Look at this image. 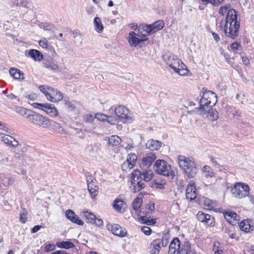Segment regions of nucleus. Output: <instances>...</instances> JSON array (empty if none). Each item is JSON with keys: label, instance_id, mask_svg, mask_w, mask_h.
Here are the masks:
<instances>
[{"label": "nucleus", "instance_id": "obj_1", "mask_svg": "<svg viewBox=\"0 0 254 254\" xmlns=\"http://www.w3.org/2000/svg\"><path fill=\"white\" fill-rule=\"evenodd\" d=\"M237 11L233 8L229 9L227 12L224 32L226 36L235 39L239 36L240 27V21L238 20Z\"/></svg>", "mask_w": 254, "mask_h": 254}, {"label": "nucleus", "instance_id": "obj_2", "mask_svg": "<svg viewBox=\"0 0 254 254\" xmlns=\"http://www.w3.org/2000/svg\"><path fill=\"white\" fill-rule=\"evenodd\" d=\"M215 104V103H212L210 100H208L204 96H201L199 101V111L201 114H204L206 112L207 118L211 121H214L219 118L218 112L215 109L211 108Z\"/></svg>", "mask_w": 254, "mask_h": 254}, {"label": "nucleus", "instance_id": "obj_3", "mask_svg": "<svg viewBox=\"0 0 254 254\" xmlns=\"http://www.w3.org/2000/svg\"><path fill=\"white\" fill-rule=\"evenodd\" d=\"M178 162L180 167L184 170L189 178L195 177L197 172V168L194 166L193 162L183 155L178 156Z\"/></svg>", "mask_w": 254, "mask_h": 254}, {"label": "nucleus", "instance_id": "obj_4", "mask_svg": "<svg viewBox=\"0 0 254 254\" xmlns=\"http://www.w3.org/2000/svg\"><path fill=\"white\" fill-rule=\"evenodd\" d=\"M153 168L156 173L167 177L171 181L176 176L172 166L164 160H157L154 164Z\"/></svg>", "mask_w": 254, "mask_h": 254}, {"label": "nucleus", "instance_id": "obj_5", "mask_svg": "<svg viewBox=\"0 0 254 254\" xmlns=\"http://www.w3.org/2000/svg\"><path fill=\"white\" fill-rule=\"evenodd\" d=\"M164 26V22L162 20L155 21L151 24H142L138 27V32H141V30L145 31L148 35H151L162 29Z\"/></svg>", "mask_w": 254, "mask_h": 254}, {"label": "nucleus", "instance_id": "obj_6", "mask_svg": "<svg viewBox=\"0 0 254 254\" xmlns=\"http://www.w3.org/2000/svg\"><path fill=\"white\" fill-rule=\"evenodd\" d=\"M250 192L249 186L243 183H236L231 189L233 195L237 198H241L249 195Z\"/></svg>", "mask_w": 254, "mask_h": 254}, {"label": "nucleus", "instance_id": "obj_7", "mask_svg": "<svg viewBox=\"0 0 254 254\" xmlns=\"http://www.w3.org/2000/svg\"><path fill=\"white\" fill-rule=\"evenodd\" d=\"M114 111L116 116L123 123L130 124L132 122V118L128 116L129 111L125 106H118L114 108Z\"/></svg>", "mask_w": 254, "mask_h": 254}, {"label": "nucleus", "instance_id": "obj_8", "mask_svg": "<svg viewBox=\"0 0 254 254\" xmlns=\"http://www.w3.org/2000/svg\"><path fill=\"white\" fill-rule=\"evenodd\" d=\"M35 108H37L45 112L47 114L52 117L57 116L58 111L54 105L49 103H30Z\"/></svg>", "mask_w": 254, "mask_h": 254}, {"label": "nucleus", "instance_id": "obj_9", "mask_svg": "<svg viewBox=\"0 0 254 254\" xmlns=\"http://www.w3.org/2000/svg\"><path fill=\"white\" fill-rule=\"evenodd\" d=\"M128 40L130 46L134 47L145 42L147 44L149 43V39L146 36L142 34L139 36L133 31L129 33Z\"/></svg>", "mask_w": 254, "mask_h": 254}, {"label": "nucleus", "instance_id": "obj_10", "mask_svg": "<svg viewBox=\"0 0 254 254\" xmlns=\"http://www.w3.org/2000/svg\"><path fill=\"white\" fill-rule=\"evenodd\" d=\"M30 122L44 128L48 127L51 125V120L35 112L33 115Z\"/></svg>", "mask_w": 254, "mask_h": 254}, {"label": "nucleus", "instance_id": "obj_11", "mask_svg": "<svg viewBox=\"0 0 254 254\" xmlns=\"http://www.w3.org/2000/svg\"><path fill=\"white\" fill-rule=\"evenodd\" d=\"M165 61L167 64L174 70L179 69V67L183 68V66L185 65L182 62L180 64V61L178 59L177 57L171 53L166 54L164 56Z\"/></svg>", "mask_w": 254, "mask_h": 254}, {"label": "nucleus", "instance_id": "obj_12", "mask_svg": "<svg viewBox=\"0 0 254 254\" xmlns=\"http://www.w3.org/2000/svg\"><path fill=\"white\" fill-rule=\"evenodd\" d=\"M198 221L204 223L208 226H213L215 223L214 217L208 214H205L201 211H199L196 215Z\"/></svg>", "mask_w": 254, "mask_h": 254}, {"label": "nucleus", "instance_id": "obj_13", "mask_svg": "<svg viewBox=\"0 0 254 254\" xmlns=\"http://www.w3.org/2000/svg\"><path fill=\"white\" fill-rule=\"evenodd\" d=\"M181 242L180 239L175 237L171 241L169 247L168 254H179L180 249Z\"/></svg>", "mask_w": 254, "mask_h": 254}, {"label": "nucleus", "instance_id": "obj_14", "mask_svg": "<svg viewBox=\"0 0 254 254\" xmlns=\"http://www.w3.org/2000/svg\"><path fill=\"white\" fill-rule=\"evenodd\" d=\"M224 215L226 220L232 225L234 226L237 223L239 224L238 221L239 220L240 216L234 212L226 211L224 213Z\"/></svg>", "mask_w": 254, "mask_h": 254}, {"label": "nucleus", "instance_id": "obj_15", "mask_svg": "<svg viewBox=\"0 0 254 254\" xmlns=\"http://www.w3.org/2000/svg\"><path fill=\"white\" fill-rule=\"evenodd\" d=\"M65 215L66 218L72 223L79 226H82L84 224L83 221L78 216H76L72 210H67L65 212Z\"/></svg>", "mask_w": 254, "mask_h": 254}, {"label": "nucleus", "instance_id": "obj_16", "mask_svg": "<svg viewBox=\"0 0 254 254\" xmlns=\"http://www.w3.org/2000/svg\"><path fill=\"white\" fill-rule=\"evenodd\" d=\"M62 103L69 111L78 113L79 110L77 107V105L79 104L78 102L74 100L70 101L68 99L65 98L62 100Z\"/></svg>", "mask_w": 254, "mask_h": 254}, {"label": "nucleus", "instance_id": "obj_17", "mask_svg": "<svg viewBox=\"0 0 254 254\" xmlns=\"http://www.w3.org/2000/svg\"><path fill=\"white\" fill-rule=\"evenodd\" d=\"M112 232L115 235L120 237L126 236L127 232L125 229H123L119 225L115 224L112 226Z\"/></svg>", "mask_w": 254, "mask_h": 254}, {"label": "nucleus", "instance_id": "obj_18", "mask_svg": "<svg viewBox=\"0 0 254 254\" xmlns=\"http://www.w3.org/2000/svg\"><path fill=\"white\" fill-rule=\"evenodd\" d=\"M252 221H249L248 220H244L239 223L240 229L245 232H249L254 229L253 224H251Z\"/></svg>", "mask_w": 254, "mask_h": 254}, {"label": "nucleus", "instance_id": "obj_19", "mask_svg": "<svg viewBox=\"0 0 254 254\" xmlns=\"http://www.w3.org/2000/svg\"><path fill=\"white\" fill-rule=\"evenodd\" d=\"M162 146V142L154 139H150L146 143V147L150 150H158Z\"/></svg>", "mask_w": 254, "mask_h": 254}, {"label": "nucleus", "instance_id": "obj_20", "mask_svg": "<svg viewBox=\"0 0 254 254\" xmlns=\"http://www.w3.org/2000/svg\"><path fill=\"white\" fill-rule=\"evenodd\" d=\"M156 159V156L154 153L147 154L142 159V164L144 166L149 167Z\"/></svg>", "mask_w": 254, "mask_h": 254}, {"label": "nucleus", "instance_id": "obj_21", "mask_svg": "<svg viewBox=\"0 0 254 254\" xmlns=\"http://www.w3.org/2000/svg\"><path fill=\"white\" fill-rule=\"evenodd\" d=\"M29 55L35 61L40 62L44 59L43 54L39 51L35 49H31L29 51Z\"/></svg>", "mask_w": 254, "mask_h": 254}, {"label": "nucleus", "instance_id": "obj_22", "mask_svg": "<svg viewBox=\"0 0 254 254\" xmlns=\"http://www.w3.org/2000/svg\"><path fill=\"white\" fill-rule=\"evenodd\" d=\"M142 175L140 171L137 169L134 170L131 173V185H134L137 182H141L142 180Z\"/></svg>", "mask_w": 254, "mask_h": 254}, {"label": "nucleus", "instance_id": "obj_23", "mask_svg": "<svg viewBox=\"0 0 254 254\" xmlns=\"http://www.w3.org/2000/svg\"><path fill=\"white\" fill-rule=\"evenodd\" d=\"M9 73L14 79H24V73L18 68H11L9 70Z\"/></svg>", "mask_w": 254, "mask_h": 254}, {"label": "nucleus", "instance_id": "obj_24", "mask_svg": "<svg viewBox=\"0 0 254 254\" xmlns=\"http://www.w3.org/2000/svg\"><path fill=\"white\" fill-rule=\"evenodd\" d=\"M124 206H127V204L122 199L117 198L113 201V208L117 212H122V209Z\"/></svg>", "mask_w": 254, "mask_h": 254}, {"label": "nucleus", "instance_id": "obj_25", "mask_svg": "<svg viewBox=\"0 0 254 254\" xmlns=\"http://www.w3.org/2000/svg\"><path fill=\"white\" fill-rule=\"evenodd\" d=\"M56 246L61 249H69L73 248L75 247L74 244L70 241L57 242Z\"/></svg>", "mask_w": 254, "mask_h": 254}, {"label": "nucleus", "instance_id": "obj_26", "mask_svg": "<svg viewBox=\"0 0 254 254\" xmlns=\"http://www.w3.org/2000/svg\"><path fill=\"white\" fill-rule=\"evenodd\" d=\"M153 241H154V243H156V244L158 243V245L159 246L161 247V246L163 247H166L169 243V238L168 236L165 235L162 236L161 238L156 239L154 240Z\"/></svg>", "mask_w": 254, "mask_h": 254}, {"label": "nucleus", "instance_id": "obj_27", "mask_svg": "<svg viewBox=\"0 0 254 254\" xmlns=\"http://www.w3.org/2000/svg\"><path fill=\"white\" fill-rule=\"evenodd\" d=\"M180 251L182 252V254H194L191 252V245L189 242H185L180 248Z\"/></svg>", "mask_w": 254, "mask_h": 254}, {"label": "nucleus", "instance_id": "obj_28", "mask_svg": "<svg viewBox=\"0 0 254 254\" xmlns=\"http://www.w3.org/2000/svg\"><path fill=\"white\" fill-rule=\"evenodd\" d=\"M132 185V187H130V191L134 193L140 191L145 187V184L142 181L136 182L135 184Z\"/></svg>", "mask_w": 254, "mask_h": 254}, {"label": "nucleus", "instance_id": "obj_29", "mask_svg": "<svg viewBox=\"0 0 254 254\" xmlns=\"http://www.w3.org/2000/svg\"><path fill=\"white\" fill-rule=\"evenodd\" d=\"M44 64L45 67L51 68L53 70H57L59 68V66L53 61L52 59H46Z\"/></svg>", "mask_w": 254, "mask_h": 254}, {"label": "nucleus", "instance_id": "obj_30", "mask_svg": "<svg viewBox=\"0 0 254 254\" xmlns=\"http://www.w3.org/2000/svg\"><path fill=\"white\" fill-rule=\"evenodd\" d=\"M94 24L95 26L97 31L99 33L102 32L104 27L102 23L101 20L99 17H96L94 18Z\"/></svg>", "mask_w": 254, "mask_h": 254}, {"label": "nucleus", "instance_id": "obj_31", "mask_svg": "<svg viewBox=\"0 0 254 254\" xmlns=\"http://www.w3.org/2000/svg\"><path fill=\"white\" fill-rule=\"evenodd\" d=\"M121 139L117 135H112L108 139V143L113 146H117L120 144Z\"/></svg>", "mask_w": 254, "mask_h": 254}, {"label": "nucleus", "instance_id": "obj_32", "mask_svg": "<svg viewBox=\"0 0 254 254\" xmlns=\"http://www.w3.org/2000/svg\"><path fill=\"white\" fill-rule=\"evenodd\" d=\"M204 204L205 206L208 207L209 209H213L217 206V202L215 201H213L209 198H206L204 200Z\"/></svg>", "mask_w": 254, "mask_h": 254}, {"label": "nucleus", "instance_id": "obj_33", "mask_svg": "<svg viewBox=\"0 0 254 254\" xmlns=\"http://www.w3.org/2000/svg\"><path fill=\"white\" fill-rule=\"evenodd\" d=\"M83 216L85 217L87 222L90 223H93L94 219L96 218V216L92 213L85 211L83 212Z\"/></svg>", "mask_w": 254, "mask_h": 254}, {"label": "nucleus", "instance_id": "obj_34", "mask_svg": "<svg viewBox=\"0 0 254 254\" xmlns=\"http://www.w3.org/2000/svg\"><path fill=\"white\" fill-rule=\"evenodd\" d=\"M141 221L143 223L148 225H153L156 223V220L155 219H150L147 216H143L140 217Z\"/></svg>", "mask_w": 254, "mask_h": 254}, {"label": "nucleus", "instance_id": "obj_35", "mask_svg": "<svg viewBox=\"0 0 254 254\" xmlns=\"http://www.w3.org/2000/svg\"><path fill=\"white\" fill-rule=\"evenodd\" d=\"M158 244L154 243V241H152L150 244V246L152 247L151 250L150 251L149 254H159L161 250V247L159 246Z\"/></svg>", "mask_w": 254, "mask_h": 254}, {"label": "nucleus", "instance_id": "obj_36", "mask_svg": "<svg viewBox=\"0 0 254 254\" xmlns=\"http://www.w3.org/2000/svg\"><path fill=\"white\" fill-rule=\"evenodd\" d=\"M203 171L205 174L206 178H212L214 176L212 169L209 166L205 165L203 168Z\"/></svg>", "mask_w": 254, "mask_h": 254}, {"label": "nucleus", "instance_id": "obj_37", "mask_svg": "<svg viewBox=\"0 0 254 254\" xmlns=\"http://www.w3.org/2000/svg\"><path fill=\"white\" fill-rule=\"evenodd\" d=\"M203 4L211 3L213 6H218L222 4L224 0H201Z\"/></svg>", "mask_w": 254, "mask_h": 254}, {"label": "nucleus", "instance_id": "obj_38", "mask_svg": "<svg viewBox=\"0 0 254 254\" xmlns=\"http://www.w3.org/2000/svg\"><path fill=\"white\" fill-rule=\"evenodd\" d=\"M142 202V199L141 198H136L132 202V208L137 211L140 208Z\"/></svg>", "mask_w": 254, "mask_h": 254}, {"label": "nucleus", "instance_id": "obj_39", "mask_svg": "<svg viewBox=\"0 0 254 254\" xmlns=\"http://www.w3.org/2000/svg\"><path fill=\"white\" fill-rule=\"evenodd\" d=\"M39 45L43 48H46L50 51H54L55 54L54 49L45 40H41L39 41Z\"/></svg>", "mask_w": 254, "mask_h": 254}, {"label": "nucleus", "instance_id": "obj_40", "mask_svg": "<svg viewBox=\"0 0 254 254\" xmlns=\"http://www.w3.org/2000/svg\"><path fill=\"white\" fill-rule=\"evenodd\" d=\"M86 179L87 183L88 189L93 188H98L93 180L92 176L90 175H86Z\"/></svg>", "mask_w": 254, "mask_h": 254}, {"label": "nucleus", "instance_id": "obj_41", "mask_svg": "<svg viewBox=\"0 0 254 254\" xmlns=\"http://www.w3.org/2000/svg\"><path fill=\"white\" fill-rule=\"evenodd\" d=\"M194 190V191H196V190L195 189V186H194V182H190V183L188 185L187 188L186 189V197H190V193H191V190Z\"/></svg>", "mask_w": 254, "mask_h": 254}, {"label": "nucleus", "instance_id": "obj_42", "mask_svg": "<svg viewBox=\"0 0 254 254\" xmlns=\"http://www.w3.org/2000/svg\"><path fill=\"white\" fill-rule=\"evenodd\" d=\"M63 95L62 93L58 91L57 90L54 89V88L48 86V92L47 93V94H45V95Z\"/></svg>", "mask_w": 254, "mask_h": 254}, {"label": "nucleus", "instance_id": "obj_43", "mask_svg": "<svg viewBox=\"0 0 254 254\" xmlns=\"http://www.w3.org/2000/svg\"><path fill=\"white\" fill-rule=\"evenodd\" d=\"M137 160V156L134 153H130L128 155L127 157V161L131 163V164L134 166Z\"/></svg>", "mask_w": 254, "mask_h": 254}, {"label": "nucleus", "instance_id": "obj_44", "mask_svg": "<svg viewBox=\"0 0 254 254\" xmlns=\"http://www.w3.org/2000/svg\"><path fill=\"white\" fill-rule=\"evenodd\" d=\"M1 140L5 144H7L9 145H10L11 143V140L13 139V137L10 135H7L4 134H1Z\"/></svg>", "mask_w": 254, "mask_h": 254}, {"label": "nucleus", "instance_id": "obj_45", "mask_svg": "<svg viewBox=\"0 0 254 254\" xmlns=\"http://www.w3.org/2000/svg\"><path fill=\"white\" fill-rule=\"evenodd\" d=\"M133 165L131 163H129L127 161H125L122 165V169L123 171L127 172L133 168Z\"/></svg>", "mask_w": 254, "mask_h": 254}, {"label": "nucleus", "instance_id": "obj_46", "mask_svg": "<svg viewBox=\"0 0 254 254\" xmlns=\"http://www.w3.org/2000/svg\"><path fill=\"white\" fill-rule=\"evenodd\" d=\"M11 2L13 5L22 6L25 7H26L27 4V1L25 0H15L14 1H12Z\"/></svg>", "mask_w": 254, "mask_h": 254}, {"label": "nucleus", "instance_id": "obj_47", "mask_svg": "<svg viewBox=\"0 0 254 254\" xmlns=\"http://www.w3.org/2000/svg\"><path fill=\"white\" fill-rule=\"evenodd\" d=\"M28 110V109H27L25 108L22 107H16L15 111V112L19 114L21 116H24L26 112Z\"/></svg>", "mask_w": 254, "mask_h": 254}, {"label": "nucleus", "instance_id": "obj_48", "mask_svg": "<svg viewBox=\"0 0 254 254\" xmlns=\"http://www.w3.org/2000/svg\"><path fill=\"white\" fill-rule=\"evenodd\" d=\"M231 48L234 52L238 51L239 52H242V47L241 45L237 42H235L230 45Z\"/></svg>", "mask_w": 254, "mask_h": 254}, {"label": "nucleus", "instance_id": "obj_49", "mask_svg": "<svg viewBox=\"0 0 254 254\" xmlns=\"http://www.w3.org/2000/svg\"><path fill=\"white\" fill-rule=\"evenodd\" d=\"M47 99L52 102H56L59 101H61L62 102V100L64 96H46Z\"/></svg>", "mask_w": 254, "mask_h": 254}, {"label": "nucleus", "instance_id": "obj_50", "mask_svg": "<svg viewBox=\"0 0 254 254\" xmlns=\"http://www.w3.org/2000/svg\"><path fill=\"white\" fill-rule=\"evenodd\" d=\"M71 33L72 35L76 34V36H73V38L75 39V42H77L81 43L82 42V35L75 31H71Z\"/></svg>", "mask_w": 254, "mask_h": 254}, {"label": "nucleus", "instance_id": "obj_51", "mask_svg": "<svg viewBox=\"0 0 254 254\" xmlns=\"http://www.w3.org/2000/svg\"><path fill=\"white\" fill-rule=\"evenodd\" d=\"M146 209L148 213H152L155 210V204L153 202H151L149 204L146 205Z\"/></svg>", "mask_w": 254, "mask_h": 254}, {"label": "nucleus", "instance_id": "obj_52", "mask_svg": "<svg viewBox=\"0 0 254 254\" xmlns=\"http://www.w3.org/2000/svg\"><path fill=\"white\" fill-rule=\"evenodd\" d=\"M88 190L92 198H94L97 195L98 193V188H88Z\"/></svg>", "mask_w": 254, "mask_h": 254}, {"label": "nucleus", "instance_id": "obj_53", "mask_svg": "<svg viewBox=\"0 0 254 254\" xmlns=\"http://www.w3.org/2000/svg\"><path fill=\"white\" fill-rule=\"evenodd\" d=\"M34 111L28 110L26 112L23 117L25 118L28 121L30 122L32 119L33 115L34 114Z\"/></svg>", "mask_w": 254, "mask_h": 254}, {"label": "nucleus", "instance_id": "obj_54", "mask_svg": "<svg viewBox=\"0 0 254 254\" xmlns=\"http://www.w3.org/2000/svg\"><path fill=\"white\" fill-rule=\"evenodd\" d=\"M95 119V117L91 114L86 115L83 118L84 121L86 123H92Z\"/></svg>", "mask_w": 254, "mask_h": 254}, {"label": "nucleus", "instance_id": "obj_55", "mask_svg": "<svg viewBox=\"0 0 254 254\" xmlns=\"http://www.w3.org/2000/svg\"><path fill=\"white\" fill-rule=\"evenodd\" d=\"M56 249V245L52 244H47L45 247V251L46 252H52Z\"/></svg>", "mask_w": 254, "mask_h": 254}, {"label": "nucleus", "instance_id": "obj_56", "mask_svg": "<svg viewBox=\"0 0 254 254\" xmlns=\"http://www.w3.org/2000/svg\"><path fill=\"white\" fill-rule=\"evenodd\" d=\"M108 116L100 113H97L95 114V119H97V120L101 121H106Z\"/></svg>", "mask_w": 254, "mask_h": 254}, {"label": "nucleus", "instance_id": "obj_57", "mask_svg": "<svg viewBox=\"0 0 254 254\" xmlns=\"http://www.w3.org/2000/svg\"><path fill=\"white\" fill-rule=\"evenodd\" d=\"M229 7L230 4H226V5L221 6L219 10V13L222 15H224L225 13L227 11Z\"/></svg>", "mask_w": 254, "mask_h": 254}, {"label": "nucleus", "instance_id": "obj_58", "mask_svg": "<svg viewBox=\"0 0 254 254\" xmlns=\"http://www.w3.org/2000/svg\"><path fill=\"white\" fill-rule=\"evenodd\" d=\"M143 176V180L145 182H149L151 179L152 178L153 176H152L151 175L149 174L148 172H144L142 174Z\"/></svg>", "mask_w": 254, "mask_h": 254}, {"label": "nucleus", "instance_id": "obj_59", "mask_svg": "<svg viewBox=\"0 0 254 254\" xmlns=\"http://www.w3.org/2000/svg\"><path fill=\"white\" fill-rule=\"evenodd\" d=\"M141 231L143 232L146 235L149 236L151 233V229L147 226L142 227L141 228Z\"/></svg>", "mask_w": 254, "mask_h": 254}, {"label": "nucleus", "instance_id": "obj_60", "mask_svg": "<svg viewBox=\"0 0 254 254\" xmlns=\"http://www.w3.org/2000/svg\"><path fill=\"white\" fill-rule=\"evenodd\" d=\"M106 120L110 124L115 125L117 121V119L113 116H108Z\"/></svg>", "mask_w": 254, "mask_h": 254}, {"label": "nucleus", "instance_id": "obj_61", "mask_svg": "<svg viewBox=\"0 0 254 254\" xmlns=\"http://www.w3.org/2000/svg\"><path fill=\"white\" fill-rule=\"evenodd\" d=\"M93 224H95L98 227H101L103 225V221L101 219L97 218L96 217V218L94 219V221L93 222Z\"/></svg>", "mask_w": 254, "mask_h": 254}, {"label": "nucleus", "instance_id": "obj_62", "mask_svg": "<svg viewBox=\"0 0 254 254\" xmlns=\"http://www.w3.org/2000/svg\"><path fill=\"white\" fill-rule=\"evenodd\" d=\"M24 101L28 102V103L31 104L29 100L34 101L36 99L37 96H23Z\"/></svg>", "mask_w": 254, "mask_h": 254}, {"label": "nucleus", "instance_id": "obj_63", "mask_svg": "<svg viewBox=\"0 0 254 254\" xmlns=\"http://www.w3.org/2000/svg\"><path fill=\"white\" fill-rule=\"evenodd\" d=\"M48 87L47 86L41 85L39 86L40 90L45 95L48 92Z\"/></svg>", "mask_w": 254, "mask_h": 254}, {"label": "nucleus", "instance_id": "obj_64", "mask_svg": "<svg viewBox=\"0 0 254 254\" xmlns=\"http://www.w3.org/2000/svg\"><path fill=\"white\" fill-rule=\"evenodd\" d=\"M42 227L41 225H35L33 228L31 229V232L32 233H35L38 232Z\"/></svg>", "mask_w": 254, "mask_h": 254}]
</instances>
